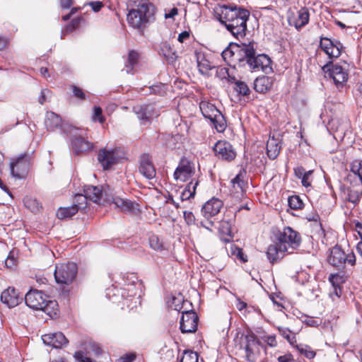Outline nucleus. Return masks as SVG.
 Masks as SVG:
<instances>
[{
  "label": "nucleus",
  "mask_w": 362,
  "mask_h": 362,
  "mask_svg": "<svg viewBox=\"0 0 362 362\" xmlns=\"http://www.w3.org/2000/svg\"><path fill=\"white\" fill-rule=\"evenodd\" d=\"M310 13L309 9L306 7H301L297 12V16L294 13H289L288 21L290 25H293L298 30H300L309 22Z\"/></svg>",
  "instance_id": "f3484780"
},
{
  "label": "nucleus",
  "mask_w": 362,
  "mask_h": 362,
  "mask_svg": "<svg viewBox=\"0 0 362 362\" xmlns=\"http://www.w3.org/2000/svg\"><path fill=\"white\" fill-rule=\"evenodd\" d=\"M62 124V119L59 115L53 112H47L45 119V125L47 130L52 131Z\"/></svg>",
  "instance_id": "cd10ccee"
},
{
  "label": "nucleus",
  "mask_w": 362,
  "mask_h": 362,
  "mask_svg": "<svg viewBox=\"0 0 362 362\" xmlns=\"http://www.w3.org/2000/svg\"><path fill=\"white\" fill-rule=\"evenodd\" d=\"M197 66L199 68V71L203 75H208L209 71L216 68L210 63L209 61L204 58H202V59H198Z\"/></svg>",
  "instance_id": "c9c22d12"
},
{
  "label": "nucleus",
  "mask_w": 362,
  "mask_h": 362,
  "mask_svg": "<svg viewBox=\"0 0 362 362\" xmlns=\"http://www.w3.org/2000/svg\"><path fill=\"white\" fill-rule=\"evenodd\" d=\"M230 252L236 258L239 259L242 262H247V256L244 255L243 250L235 245H232Z\"/></svg>",
  "instance_id": "79ce46f5"
},
{
  "label": "nucleus",
  "mask_w": 362,
  "mask_h": 362,
  "mask_svg": "<svg viewBox=\"0 0 362 362\" xmlns=\"http://www.w3.org/2000/svg\"><path fill=\"white\" fill-rule=\"evenodd\" d=\"M149 245L155 250H161L163 248L162 242L156 235H151L149 238Z\"/></svg>",
  "instance_id": "37998d69"
},
{
  "label": "nucleus",
  "mask_w": 362,
  "mask_h": 362,
  "mask_svg": "<svg viewBox=\"0 0 362 362\" xmlns=\"http://www.w3.org/2000/svg\"><path fill=\"white\" fill-rule=\"evenodd\" d=\"M156 8L152 4H139L136 8L131 9L127 16L128 23L134 28L141 29L155 20Z\"/></svg>",
  "instance_id": "20e7f679"
},
{
  "label": "nucleus",
  "mask_w": 362,
  "mask_h": 362,
  "mask_svg": "<svg viewBox=\"0 0 362 362\" xmlns=\"http://www.w3.org/2000/svg\"><path fill=\"white\" fill-rule=\"evenodd\" d=\"M320 47L329 59L339 57L343 48L339 41L323 37L320 38Z\"/></svg>",
  "instance_id": "2eb2a0df"
},
{
  "label": "nucleus",
  "mask_w": 362,
  "mask_h": 362,
  "mask_svg": "<svg viewBox=\"0 0 362 362\" xmlns=\"http://www.w3.org/2000/svg\"><path fill=\"white\" fill-rule=\"evenodd\" d=\"M112 204L126 213L136 214L139 211V205L137 204H135L130 200L123 199L119 197H113Z\"/></svg>",
  "instance_id": "b1692460"
},
{
  "label": "nucleus",
  "mask_w": 362,
  "mask_h": 362,
  "mask_svg": "<svg viewBox=\"0 0 362 362\" xmlns=\"http://www.w3.org/2000/svg\"><path fill=\"white\" fill-rule=\"evenodd\" d=\"M180 319V330L182 333H193L197 329L198 316L193 310L183 311Z\"/></svg>",
  "instance_id": "4468645a"
},
{
  "label": "nucleus",
  "mask_w": 362,
  "mask_h": 362,
  "mask_svg": "<svg viewBox=\"0 0 362 362\" xmlns=\"http://www.w3.org/2000/svg\"><path fill=\"white\" fill-rule=\"evenodd\" d=\"M273 81L268 76L257 77L254 82V89L260 93L268 91L272 86Z\"/></svg>",
  "instance_id": "a878e982"
},
{
  "label": "nucleus",
  "mask_w": 362,
  "mask_h": 362,
  "mask_svg": "<svg viewBox=\"0 0 362 362\" xmlns=\"http://www.w3.org/2000/svg\"><path fill=\"white\" fill-rule=\"evenodd\" d=\"M73 93L75 97L79 98V99H84L85 98V93H83V90L76 86H72Z\"/></svg>",
  "instance_id": "864d4df0"
},
{
  "label": "nucleus",
  "mask_w": 362,
  "mask_h": 362,
  "mask_svg": "<svg viewBox=\"0 0 362 362\" xmlns=\"http://www.w3.org/2000/svg\"><path fill=\"white\" fill-rule=\"evenodd\" d=\"M189 37V33L188 31H183L179 34L177 40L180 42H184V41Z\"/></svg>",
  "instance_id": "680f3d73"
},
{
  "label": "nucleus",
  "mask_w": 362,
  "mask_h": 362,
  "mask_svg": "<svg viewBox=\"0 0 362 362\" xmlns=\"http://www.w3.org/2000/svg\"><path fill=\"white\" fill-rule=\"evenodd\" d=\"M328 262L334 267H340L344 263L354 266L356 264V256L353 252L345 254L339 246L336 245L330 251Z\"/></svg>",
  "instance_id": "9d476101"
},
{
  "label": "nucleus",
  "mask_w": 362,
  "mask_h": 362,
  "mask_svg": "<svg viewBox=\"0 0 362 362\" xmlns=\"http://www.w3.org/2000/svg\"><path fill=\"white\" fill-rule=\"evenodd\" d=\"M178 13V10L177 8H172L168 13L165 14V18H173Z\"/></svg>",
  "instance_id": "e2e57ef3"
},
{
  "label": "nucleus",
  "mask_w": 362,
  "mask_h": 362,
  "mask_svg": "<svg viewBox=\"0 0 362 362\" xmlns=\"http://www.w3.org/2000/svg\"><path fill=\"white\" fill-rule=\"evenodd\" d=\"M220 23L237 39L243 38L247 30L250 11L236 5L220 6L216 11Z\"/></svg>",
  "instance_id": "f03ea898"
},
{
  "label": "nucleus",
  "mask_w": 362,
  "mask_h": 362,
  "mask_svg": "<svg viewBox=\"0 0 362 362\" xmlns=\"http://www.w3.org/2000/svg\"><path fill=\"white\" fill-rule=\"evenodd\" d=\"M292 359V356L291 354L281 356L278 358L279 362H291Z\"/></svg>",
  "instance_id": "69168bd1"
},
{
  "label": "nucleus",
  "mask_w": 362,
  "mask_h": 362,
  "mask_svg": "<svg viewBox=\"0 0 362 362\" xmlns=\"http://www.w3.org/2000/svg\"><path fill=\"white\" fill-rule=\"evenodd\" d=\"M119 149L102 148L98 153V160L102 165L103 170H109L112 165L119 162L121 156L119 154Z\"/></svg>",
  "instance_id": "f8f14e48"
},
{
  "label": "nucleus",
  "mask_w": 362,
  "mask_h": 362,
  "mask_svg": "<svg viewBox=\"0 0 362 362\" xmlns=\"http://www.w3.org/2000/svg\"><path fill=\"white\" fill-rule=\"evenodd\" d=\"M42 339L44 344L55 349L62 348L69 342L64 334L60 332L44 334Z\"/></svg>",
  "instance_id": "aec40b11"
},
{
  "label": "nucleus",
  "mask_w": 362,
  "mask_h": 362,
  "mask_svg": "<svg viewBox=\"0 0 362 362\" xmlns=\"http://www.w3.org/2000/svg\"><path fill=\"white\" fill-rule=\"evenodd\" d=\"M206 221H200V226L210 231H211V227L214 225V221L210 219H206Z\"/></svg>",
  "instance_id": "052dcab7"
},
{
  "label": "nucleus",
  "mask_w": 362,
  "mask_h": 362,
  "mask_svg": "<svg viewBox=\"0 0 362 362\" xmlns=\"http://www.w3.org/2000/svg\"><path fill=\"white\" fill-rule=\"evenodd\" d=\"M135 359V355L133 354H126L118 358L117 362H132Z\"/></svg>",
  "instance_id": "6e6d98bb"
},
{
  "label": "nucleus",
  "mask_w": 362,
  "mask_h": 362,
  "mask_svg": "<svg viewBox=\"0 0 362 362\" xmlns=\"http://www.w3.org/2000/svg\"><path fill=\"white\" fill-rule=\"evenodd\" d=\"M222 206L223 202L218 198L214 197L203 205L201 212L206 219H211L218 214Z\"/></svg>",
  "instance_id": "a211bd4d"
},
{
  "label": "nucleus",
  "mask_w": 362,
  "mask_h": 362,
  "mask_svg": "<svg viewBox=\"0 0 362 362\" xmlns=\"http://www.w3.org/2000/svg\"><path fill=\"white\" fill-rule=\"evenodd\" d=\"M301 237L299 233L291 227H285L280 232L278 243L269 246L267 255L272 263L282 259L285 255L293 252L300 246Z\"/></svg>",
  "instance_id": "7ed1b4c3"
},
{
  "label": "nucleus",
  "mask_w": 362,
  "mask_h": 362,
  "mask_svg": "<svg viewBox=\"0 0 362 362\" xmlns=\"http://www.w3.org/2000/svg\"><path fill=\"white\" fill-rule=\"evenodd\" d=\"M340 189L349 202L356 204L360 200L362 194V189L360 186L357 189L349 187L346 189L344 186H341Z\"/></svg>",
  "instance_id": "c756f323"
},
{
  "label": "nucleus",
  "mask_w": 362,
  "mask_h": 362,
  "mask_svg": "<svg viewBox=\"0 0 362 362\" xmlns=\"http://www.w3.org/2000/svg\"><path fill=\"white\" fill-rule=\"evenodd\" d=\"M180 362H199V355L195 351L185 350L180 358Z\"/></svg>",
  "instance_id": "e433bc0d"
},
{
  "label": "nucleus",
  "mask_w": 362,
  "mask_h": 362,
  "mask_svg": "<svg viewBox=\"0 0 362 362\" xmlns=\"http://www.w3.org/2000/svg\"><path fill=\"white\" fill-rule=\"evenodd\" d=\"M234 90L242 96L249 95L250 93V89L249 88L247 83L242 81H235V86L233 87Z\"/></svg>",
  "instance_id": "4c0bfd02"
},
{
  "label": "nucleus",
  "mask_w": 362,
  "mask_h": 362,
  "mask_svg": "<svg viewBox=\"0 0 362 362\" xmlns=\"http://www.w3.org/2000/svg\"><path fill=\"white\" fill-rule=\"evenodd\" d=\"M166 202L172 204L173 205L175 206L176 209H178L180 207L179 204L173 199V196L170 194H168Z\"/></svg>",
  "instance_id": "338daca9"
},
{
  "label": "nucleus",
  "mask_w": 362,
  "mask_h": 362,
  "mask_svg": "<svg viewBox=\"0 0 362 362\" xmlns=\"http://www.w3.org/2000/svg\"><path fill=\"white\" fill-rule=\"evenodd\" d=\"M139 59V54L134 51H130L126 64V72L127 74L132 73L134 66L137 64Z\"/></svg>",
  "instance_id": "f704fd0d"
},
{
  "label": "nucleus",
  "mask_w": 362,
  "mask_h": 362,
  "mask_svg": "<svg viewBox=\"0 0 362 362\" xmlns=\"http://www.w3.org/2000/svg\"><path fill=\"white\" fill-rule=\"evenodd\" d=\"M139 172L148 180L156 176V169L148 154H143L140 158Z\"/></svg>",
  "instance_id": "5701e85b"
},
{
  "label": "nucleus",
  "mask_w": 362,
  "mask_h": 362,
  "mask_svg": "<svg viewBox=\"0 0 362 362\" xmlns=\"http://www.w3.org/2000/svg\"><path fill=\"white\" fill-rule=\"evenodd\" d=\"M23 300V296H21L14 288L9 287L4 290L1 295V300L8 308H13L18 305Z\"/></svg>",
  "instance_id": "412c9836"
},
{
  "label": "nucleus",
  "mask_w": 362,
  "mask_h": 362,
  "mask_svg": "<svg viewBox=\"0 0 362 362\" xmlns=\"http://www.w3.org/2000/svg\"><path fill=\"white\" fill-rule=\"evenodd\" d=\"M294 174L296 177L301 179V177L306 174V172L302 166H298L294 168Z\"/></svg>",
  "instance_id": "13d9d810"
},
{
  "label": "nucleus",
  "mask_w": 362,
  "mask_h": 362,
  "mask_svg": "<svg viewBox=\"0 0 362 362\" xmlns=\"http://www.w3.org/2000/svg\"><path fill=\"white\" fill-rule=\"evenodd\" d=\"M199 108L203 116L209 119L214 128L218 132H223L226 128V120L221 112L212 103L202 100Z\"/></svg>",
  "instance_id": "423d86ee"
},
{
  "label": "nucleus",
  "mask_w": 362,
  "mask_h": 362,
  "mask_svg": "<svg viewBox=\"0 0 362 362\" xmlns=\"http://www.w3.org/2000/svg\"><path fill=\"white\" fill-rule=\"evenodd\" d=\"M194 173V168L187 160H182L174 172V178L176 180L186 182Z\"/></svg>",
  "instance_id": "6ab92c4d"
},
{
  "label": "nucleus",
  "mask_w": 362,
  "mask_h": 362,
  "mask_svg": "<svg viewBox=\"0 0 362 362\" xmlns=\"http://www.w3.org/2000/svg\"><path fill=\"white\" fill-rule=\"evenodd\" d=\"M247 306V303L240 300L239 298H238V302L236 303V308L238 310H242L244 308H245Z\"/></svg>",
  "instance_id": "774afa93"
},
{
  "label": "nucleus",
  "mask_w": 362,
  "mask_h": 362,
  "mask_svg": "<svg viewBox=\"0 0 362 362\" xmlns=\"http://www.w3.org/2000/svg\"><path fill=\"white\" fill-rule=\"evenodd\" d=\"M78 268L76 264L68 262L56 266L54 278L57 284L69 285L75 279Z\"/></svg>",
  "instance_id": "0eeeda50"
},
{
  "label": "nucleus",
  "mask_w": 362,
  "mask_h": 362,
  "mask_svg": "<svg viewBox=\"0 0 362 362\" xmlns=\"http://www.w3.org/2000/svg\"><path fill=\"white\" fill-rule=\"evenodd\" d=\"M293 347H296L301 354H303L306 358L309 359L313 358L315 356V352L313 351L311 348L308 345L298 344L296 343Z\"/></svg>",
  "instance_id": "58836bf2"
},
{
  "label": "nucleus",
  "mask_w": 362,
  "mask_h": 362,
  "mask_svg": "<svg viewBox=\"0 0 362 362\" xmlns=\"http://www.w3.org/2000/svg\"><path fill=\"white\" fill-rule=\"evenodd\" d=\"M102 112V109L100 107H94L93 120L94 122H99L101 124L103 123L105 119L103 117Z\"/></svg>",
  "instance_id": "a18cd8bd"
},
{
  "label": "nucleus",
  "mask_w": 362,
  "mask_h": 362,
  "mask_svg": "<svg viewBox=\"0 0 362 362\" xmlns=\"http://www.w3.org/2000/svg\"><path fill=\"white\" fill-rule=\"evenodd\" d=\"M49 93V90L48 89L42 90L40 95L39 96V98H38V102L42 105L46 101V97L47 96V95Z\"/></svg>",
  "instance_id": "bf43d9fd"
},
{
  "label": "nucleus",
  "mask_w": 362,
  "mask_h": 362,
  "mask_svg": "<svg viewBox=\"0 0 362 362\" xmlns=\"http://www.w3.org/2000/svg\"><path fill=\"white\" fill-rule=\"evenodd\" d=\"M103 189L99 187L92 185L85 186L83 189L84 194H77L76 199L78 202L80 200L85 201L89 199L95 203H98L103 197Z\"/></svg>",
  "instance_id": "4be33fe9"
},
{
  "label": "nucleus",
  "mask_w": 362,
  "mask_h": 362,
  "mask_svg": "<svg viewBox=\"0 0 362 362\" xmlns=\"http://www.w3.org/2000/svg\"><path fill=\"white\" fill-rule=\"evenodd\" d=\"M60 5L62 8L67 9L72 5V0H60Z\"/></svg>",
  "instance_id": "0e129e2a"
},
{
  "label": "nucleus",
  "mask_w": 362,
  "mask_h": 362,
  "mask_svg": "<svg viewBox=\"0 0 362 362\" xmlns=\"http://www.w3.org/2000/svg\"><path fill=\"white\" fill-rule=\"evenodd\" d=\"M199 185L198 180H192L187 185L185 188L180 194V199L182 201L189 200L194 198L196 193V188Z\"/></svg>",
  "instance_id": "7c9ffc66"
},
{
  "label": "nucleus",
  "mask_w": 362,
  "mask_h": 362,
  "mask_svg": "<svg viewBox=\"0 0 362 362\" xmlns=\"http://www.w3.org/2000/svg\"><path fill=\"white\" fill-rule=\"evenodd\" d=\"M254 42H231L222 52L225 62L230 66L248 67L252 71H262L270 74L273 71L271 59L264 54H257Z\"/></svg>",
  "instance_id": "f257e3e1"
},
{
  "label": "nucleus",
  "mask_w": 362,
  "mask_h": 362,
  "mask_svg": "<svg viewBox=\"0 0 362 362\" xmlns=\"http://www.w3.org/2000/svg\"><path fill=\"white\" fill-rule=\"evenodd\" d=\"M30 157L27 153H22L13 158L10 163L11 174L17 179H23L28 173Z\"/></svg>",
  "instance_id": "6e6552de"
},
{
  "label": "nucleus",
  "mask_w": 362,
  "mask_h": 362,
  "mask_svg": "<svg viewBox=\"0 0 362 362\" xmlns=\"http://www.w3.org/2000/svg\"><path fill=\"white\" fill-rule=\"evenodd\" d=\"M216 69V76L220 79H226L229 76L228 69L225 67H217Z\"/></svg>",
  "instance_id": "09e8293b"
},
{
  "label": "nucleus",
  "mask_w": 362,
  "mask_h": 362,
  "mask_svg": "<svg viewBox=\"0 0 362 362\" xmlns=\"http://www.w3.org/2000/svg\"><path fill=\"white\" fill-rule=\"evenodd\" d=\"M281 146L279 139L269 138L267 143V153L269 158L275 159L279 154Z\"/></svg>",
  "instance_id": "c85d7f7f"
},
{
  "label": "nucleus",
  "mask_w": 362,
  "mask_h": 362,
  "mask_svg": "<svg viewBox=\"0 0 362 362\" xmlns=\"http://www.w3.org/2000/svg\"><path fill=\"white\" fill-rule=\"evenodd\" d=\"M264 341L271 347H275L277 344L274 335L266 336L264 337Z\"/></svg>",
  "instance_id": "5fc2aeb1"
},
{
  "label": "nucleus",
  "mask_w": 362,
  "mask_h": 362,
  "mask_svg": "<svg viewBox=\"0 0 362 362\" xmlns=\"http://www.w3.org/2000/svg\"><path fill=\"white\" fill-rule=\"evenodd\" d=\"M279 334L286 339L293 346L297 343L295 333L292 332L289 329L284 327L278 328Z\"/></svg>",
  "instance_id": "72a5a7b5"
},
{
  "label": "nucleus",
  "mask_w": 362,
  "mask_h": 362,
  "mask_svg": "<svg viewBox=\"0 0 362 362\" xmlns=\"http://www.w3.org/2000/svg\"><path fill=\"white\" fill-rule=\"evenodd\" d=\"M259 346L257 341L254 339H247V344L245 346V352L247 359L250 362L256 361L257 356L259 354Z\"/></svg>",
  "instance_id": "bb28decb"
},
{
  "label": "nucleus",
  "mask_w": 362,
  "mask_h": 362,
  "mask_svg": "<svg viewBox=\"0 0 362 362\" xmlns=\"http://www.w3.org/2000/svg\"><path fill=\"white\" fill-rule=\"evenodd\" d=\"M324 73L331 78L337 87H342L348 79V74L340 65L333 64L332 62L322 67Z\"/></svg>",
  "instance_id": "1a4fd4ad"
},
{
  "label": "nucleus",
  "mask_w": 362,
  "mask_h": 362,
  "mask_svg": "<svg viewBox=\"0 0 362 362\" xmlns=\"http://www.w3.org/2000/svg\"><path fill=\"white\" fill-rule=\"evenodd\" d=\"M133 112L142 125L150 123L153 117L159 115L158 107L153 103L135 105L133 107Z\"/></svg>",
  "instance_id": "9b49d317"
},
{
  "label": "nucleus",
  "mask_w": 362,
  "mask_h": 362,
  "mask_svg": "<svg viewBox=\"0 0 362 362\" xmlns=\"http://www.w3.org/2000/svg\"><path fill=\"white\" fill-rule=\"evenodd\" d=\"M45 303L42 306V308H40L39 310H42L50 317L55 315L58 310V304L57 301L47 298Z\"/></svg>",
  "instance_id": "473e14b6"
},
{
  "label": "nucleus",
  "mask_w": 362,
  "mask_h": 362,
  "mask_svg": "<svg viewBox=\"0 0 362 362\" xmlns=\"http://www.w3.org/2000/svg\"><path fill=\"white\" fill-rule=\"evenodd\" d=\"M74 357L78 362H96L93 361L90 357L85 356L82 351H76L74 354Z\"/></svg>",
  "instance_id": "de8ad7c7"
},
{
  "label": "nucleus",
  "mask_w": 362,
  "mask_h": 362,
  "mask_svg": "<svg viewBox=\"0 0 362 362\" xmlns=\"http://www.w3.org/2000/svg\"><path fill=\"white\" fill-rule=\"evenodd\" d=\"M312 173H313L312 170H308L306 172V174H305L301 177V183H302L303 186H304L305 187L310 186V177Z\"/></svg>",
  "instance_id": "603ef678"
},
{
  "label": "nucleus",
  "mask_w": 362,
  "mask_h": 362,
  "mask_svg": "<svg viewBox=\"0 0 362 362\" xmlns=\"http://www.w3.org/2000/svg\"><path fill=\"white\" fill-rule=\"evenodd\" d=\"M80 208L81 206L77 204H73L68 207H60L57 211V216L59 219L70 218L76 214Z\"/></svg>",
  "instance_id": "2f4dec72"
},
{
  "label": "nucleus",
  "mask_w": 362,
  "mask_h": 362,
  "mask_svg": "<svg viewBox=\"0 0 362 362\" xmlns=\"http://www.w3.org/2000/svg\"><path fill=\"white\" fill-rule=\"evenodd\" d=\"M79 23V18L73 19L71 23L66 26L64 30L62 32V34L64 33H71L74 31L78 27Z\"/></svg>",
  "instance_id": "49530a36"
},
{
  "label": "nucleus",
  "mask_w": 362,
  "mask_h": 362,
  "mask_svg": "<svg viewBox=\"0 0 362 362\" xmlns=\"http://www.w3.org/2000/svg\"><path fill=\"white\" fill-rule=\"evenodd\" d=\"M183 214L185 221L187 225L190 226L192 224H196V218L192 212L185 211Z\"/></svg>",
  "instance_id": "8fccbe9b"
},
{
  "label": "nucleus",
  "mask_w": 362,
  "mask_h": 362,
  "mask_svg": "<svg viewBox=\"0 0 362 362\" xmlns=\"http://www.w3.org/2000/svg\"><path fill=\"white\" fill-rule=\"evenodd\" d=\"M214 151L215 156L218 158L226 161H231L235 159L236 152L232 144L223 140L218 141L214 146Z\"/></svg>",
  "instance_id": "ddd939ff"
},
{
  "label": "nucleus",
  "mask_w": 362,
  "mask_h": 362,
  "mask_svg": "<svg viewBox=\"0 0 362 362\" xmlns=\"http://www.w3.org/2000/svg\"><path fill=\"white\" fill-rule=\"evenodd\" d=\"M233 185V187H235V185L241 190H243L245 186V182L243 180L242 175L240 173L238 174L231 181Z\"/></svg>",
  "instance_id": "3c124183"
},
{
  "label": "nucleus",
  "mask_w": 362,
  "mask_h": 362,
  "mask_svg": "<svg viewBox=\"0 0 362 362\" xmlns=\"http://www.w3.org/2000/svg\"><path fill=\"white\" fill-rule=\"evenodd\" d=\"M160 54L163 56L169 64H174L177 59L176 51L168 42L160 43Z\"/></svg>",
  "instance_id": "393cba45"
},
{
  "label": "nucleus",
  "mask_w": 362,
  "mask_h": 362,
  "mask_svg": "<svg viewBox=\"0 0 362 362\" xmlns=\"http://www.w3.org/2000/svg\"><path fill=\"white\" fill-rule=\"evenodd\" d=\"M185 303V300L183 296L182 295H178L177 296H173L170 301L169 302L168 306L175 310L180 311L183 304Z\"/></svg>",
  "instance_id": "ea45409f"
},
{
  "label": "nucleus",
  "mask_w": 362,
  "mask_h": 362,
  "mask_svg": "<svg viewBox=\"0 0 362 362\" xmlns=\"http://www.w3.org/2000/svg\"><path fill=\"white\" fill-rule=\"evenodd\" d=\"M86 354L93 352L95 356H99L103 353V350L100 346L93 341H89L88 346L86 348Z\"/></svg>",
  "instance_id": "c03bdc74"
},
{
  "label": "nucleus",
  "mask_w": 362,
  "mask_h": 362,
  "mask_svg": "<svg viewBox=\"0 0 362 362\" xmlns=\"http://www.w3.org/2000/svg\"><path fill=\"white\" fill-rule=\"evenodd\" d=\"M89 5L91 6L93 11H94L95 12L99 11L103 6V3L99 1H91L89 3Z\"/></svg>",
  "instance_id": "4d7b16f0"
},
{
  "label": "nucleus",
  "mask_w": 362,
  "mask_h": 362,
  "mask_svg": "<svg viewBox=\"0 0 362 362\" xmlns=\"http://www.w3.org/2000/svg\"><path fill=\"white\" fill-rule=\"evenodd\" d=\"M49 297L38 290H30L25 296V304L33 310H39Z\"/></svg>",
  "instance_id": "dca6fc26"
},
{
  "label": "nucleus",
  "mask_w": 362,
  "mask_h": 362,
  "mask_svg": "<svg viewBox=\"0 0 362 362\" xmlns=\"http://www.w3.org/2000/svg\"><path fill=\"white\" fill-rule=\"evenodd\" d=\"M63 131L70 138L71 148L74 154L79 155L93 149V143L87 140L81 129L69 125L64 126Z\"/></svg>",
  "instance_id": "39448f33"
},
{
  "label": "nucleus",
  "mask_w": 362,
  "mask_h": 362,
  "mask_svg": "<svg viewBox=\"0 0 362 362\" xmlns=\"http://www.w3.org/2000/svg\"><path fill=\"white\" fill-rule=\"evenodd\" d=\"M288 206L293 209H300L303 206L302 199L298 195L289 197L288 199Z\"/></svg>",
  "instance_id": "a19ab883"
}]
</instances>
